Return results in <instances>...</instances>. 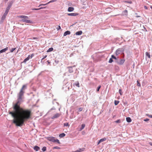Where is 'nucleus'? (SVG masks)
I'll list each match as a JSON object with an SVG mask.
<instances>
[{"mask_svg":"<svg viewBox=\"0 0 152 152\" xmlns=\"http://www.w3.org/2000/svg\"><path fill=\"white\" fill-rule=\"evenodd\" d=\"M27 88V85H23L19 92L18 94L16 102L13 104L12 111H9V113L14 118L13 122L16 126H21L24 122L29 119L31 115V111L28 109L21 107L20 104L23 102L24 90Z\"/></svg>","mask_w":152,"mask_h":152,"instance_id":"f257e3e1","label":"nucleus"},{"mask_svg":"<svg viewBox=\"0 0 152 152\" xmlns=\"http://www.w3.org/2000/svg\"><path fill=\"white\" fill-rule=\"evenodd\" d=\"M13 1H11L9 3L7 7L6 10L5 11V13H4V14H6L7 15V14L9 11V10H10V8L12 7V5L13 4Z\"/></svg>","mask_w":152,"mask_h":152,"instance_id":"f03ea898","label":"nucleus"},{"mask_svg":"<svg viewBox=\"0 0 152 152\" xmlns=\"http://www.w3.org/2000/svg\"><path fill=\"white\" fill-rule=\"evenodd\" d=\"M124 48H121L118 49L115 52L116 56H118L120 54L124 55Z\"/></svg>","mask_w":152,"mask_h":152,"instance_id":"7ed1b4c3","label":"nucleus"},{"mask_svg":"<svg viewBox=\"0 0 152 152\" xmlns=\"http://www.w3.org/2000/svg\"><path fill=\"white\" fill-rule=\"evenodd\" d=\"M125 61L124 59H120L115 60V62L116 63L120 65H122L123 64Z\"/></svg>","mask_w":152,"mask_h":152,"instance_id":"20e7f679","label":"nucleus"},{"mask_svg":"<svg viewBox=\"0 0 152 152\" xmlns=\"http://www.w3.org/2000/svg\"><path fill=\"white\" fill-rule=\"evenodd\" d=\"M47 139L51 142H55V138L53 137H47Z\"/></svg>","mask_w":152,"mask_h":152,"instance_id":"39448f33","label":"nucleus"},{"mask_svg":"<svg viewBox=\"0 0 152 152\" xmlns=\"http://www.w3.org/2000/svg\"><path fill=\"white\" fill-rule=\"evenodd\" d=\"M7 15L4 14L1 18V19L0 21V24H2L4 22V20H5Z\"/></svg>","mask_w":152,"mask_h":152,"instance_id":"423d86ee","label":"nucleus"},{"mask_svg":"<svg viewBox=\"0 0 152 152\" xmlns=\"http://www.w3.org/2000/svg\"><path fill=\"white\" fill-rule=\"evenodd\" d=\"M21 21L23 22H26L27 23H33V21L29 20H28L26 19H22Z\"/></svg>","mask_w":152,"mask_h":152,"instance_id":"0eeeda50","label":"nucleus"},{"mask_svg":"<svg viewBox=\"0 0 152 152\" xmlns=\"http://www.w3.org/2000/svg\"><path fill=\"white\" fill-rule=\"evenodd\" d=\"M61 115V114L59 113H57L54 115L53 117L51 118L52 119L57 118Z\"/></svg>","mask_w":152,"mask_h":152,"instance_id":"6e6552de","label":"nucleus"},{"mask_svg":"<svg viewBox=\"0 0 152 152\" xmlns=\"http://www.w3.org/2000/svg\"><path fill=\"white\" fill-rule=\"evenodd\" d=\"M75 66H68L67 67V68L69 69V73H71L73 72L72 69V67H75Z\"/></svg>","mask_w":152,"mask_h":152,"instance_id":"1a4fd4ad","label":"nucleus"},{"mask_svg":"<svg viewBox=\"0 0 152 152\" xmlns=\"http://www.w3.org/2000/svg\"><path fill=\"white\" fill-rule=\"evenodd\" d=\"M78 15V14L77 13H68L67 15L68 16H76Z\"/></svg>","mask_w":152,"mask_h":152,"instance_id":"9d476101","label":"nucleus"},{"mask_svg":"<svg viewBox=\"0 0 152 152\" xmlns=\"http://www.w3.org/2000/svg\"><path fill=\"white\" fill-rule=\"evenodd\" d=\"M8 49V48L7 47L0 50V54L2 53L5 52Z\"/></svg>","mask_w":152,"mask_h":152,"instance_id":"9b49d317","label":"nucleus"},{"mask_svg":"<svg viewBox=\"0 0 152 152\" xmlns=\"http://www.w3.org/2000/svg\"><path fill=\"white\" fill-rule=\"evenodd\" d=\"M19 18H22L23 19H28V17L25 15H20L18 16Z\"/></svg>","mask_w":152,"mask_h":152,"instance_id":"f8f14e48","label":"nucleus"},{"mask_svg":"<svg viewBox=\"0 0 152 152\" xmlns=\"http://www.w3.org/2000/svg\"><path fill=\"white\" fill-rule=\"evenodd\" d=\"M145 54L146 59L147 57H148L149 58H151V55L149 53L146 52H145Z\"/></svg>","mask_w":152,"mask_h":152,"instance_id":"ddd939ff","label":"nucleus"},{"mask_svg":"<svg viewBox=\"0 0 152 152\" xmlns=\"http://www.w3.org/2000/svg\"><path fill=\"white\" fill-rule=\"evenodd\" d=\"M85 148H79V149L75 151H74V152H80L82 151H83L84 150Z\"/></svg>","mask_w":152,"mask_h":152,"instance_id":"4468645a","label":"nucleus"},{"mask_svg":"<svg viewBox=\"0 0 152 152\" xmlns=\"http://www.w3.org/2000/svg\"><path fill=\"white\" fill-rule=\"evenodd\" d=\"M70 33H71V32H70V31H65L64 33L63 36H65L67 35L70 34Z\"/></svg>","mask_w":152,"mask_h":152,"instance_id":"2eb2a0df","label":"nucleus"},{"mask_svg":"<svg viewBox=\"0 0 152 152\" xmlns=\"http://www.w3.org/2000/svg\"><path fill=\"white\" fill-rule=\"evenodd\" d=\"M74 7H70L68 8V11L69 12H72L74 10Z\"/></svg>","mask_w":152,"mask_h":152,"instance_id":"dca6fc26","label":"nucleus"},{"mask_svg":"<svg viewBox=\"0 0 152 152\" xmlns=\"http://www.w3.org/2000/svg\"><path fill=\"white\" fill-rule=\"evenodd\" d=\"M30 55H29L23 61V62L24 63H26V61L30 59Z\"/></svg>","mask_w":152,"mask_h":152,"instance_id":"f3484780","label":"nucleus"},{"mask_svg":"<svg viewBox=\"0 0 152 152\" xmlns=\"http://www.w3.org/2000/svg\"><path fill=\"white\" fill-rule=\"evenodd\" d=\"M123 15H128V11L127 10H125L122 12Z\"/></svg>","mask_w":152,"mask_h":152,"instance_id":"a211bd4d","label":"nucleus"},{"mask_svg":"<svg viewBox=\"0 0 152 152\" xmlns=\"http://www.w3.org/2000/svg\"><path fill=\"white\" fill-rule=\"evenodd\" d=\"M85 126V125L84 124H83L81 126V127L79 128V130L80 131L83 129Z\"/></svg>","mask_w":152,"mask_h":152,"instance_id":"6ab92c4d","label":"nucleus"},{"mask_svg":"<svg viewBox=\"0 0 152 152\" xmlns=\"http://www.w3.org/2000/svg\"><path fill=\"white\" fill-rule=\"evenodd\" d=\"M82 31H80L77 32L75 33V34L76 35H81L82 34Z\"/></svg>","mask_w":152,"mask_h":152,"instance_id":"aec40b11","label":"nucleus"},{"mask_svg":"<svg viewBox=\"0 0 152 152\" xmlns=\"http://www.w3.org/2000/svg\"><path fill=\"white\" fill-rule=\"evenodd\" d=\"M39 149H40L39 147L37 146H35L34 148V150H35L36 151H38Z\"/></svg>","mask_w":152,"mask_h":152,"instance_id":"412c9836","label":"nucleus"},{"mask_svg":"<svg viewBox=\"0 0 152 152\" xmlns=\"http://www.w3.org/2000/svg\"><path fill=\"white\" fill-rule=\"evenodd\" d=\"M126 121L127 122L129 123L131 122L132 121L131 118L129 117H127L126 118Z\"/></svg>","mask_w":152,"mask_h":152,"instance_id":"4be33fe9","label":"nucleus"},{"mask_svg":"<svg viewBox=\"0 0 152 152\" xmlns=\"http://www.w3.org/2000/svg\"><path fill=\"white\" fill-rule=\"evenodd\" d=\"M65 134L64 133H62L60 134L59 135V137L60 138H62L64 137L65 136Z\"/></svg>","mask_w":152,"mask_h":152,"instance_id":"5701e85b","label":"nucleus"},{"mask_svg":"<svg viewBox=\"0 0 152 152\" xmlns=\"http://www.w3.org/2000/svg\"><path fill=\"white\" fill-rule=\"evenodd\" d=\"M111 57L113 58V59H114L115 60H117L118 59V57L116 58L115 56L113 55H112L111 56Z\"/></svg>","mask_w":152,"mask_h":152,"instance_id":"b1692460","label":"nucleus"},{"mask_svg":"<svg viewBox=\"0 0 152 152\" xmlns=\"http://www.w3.org/2000/svg\"><path fill=\"white\" fill-rule=\"evenodd\" d=\"M106 138L105 137H104V138H102L100 140V142H102L106 140Z\"/></svg>","mask_w":152,"mask_h":152,"instance_id":"393cba45","label":"nucleus"},{"mask_svg":"<svg viewBox=\"0 0 152 152\" xmlns=\"http://www.w3.org/2000/svg\"><path fill=\"white\" fill-rule=\"evenodd\" d=\"M45 8V7H40V8H39V9L33 8V9H32V10H40V9H42L44 8Z\"/></svg>","mask_w":152,"mask_h":152,"instance_id":"a878e982","label":"nucleus"},{"mask_svg":"<svg viewBox=\"0 0 152 152\" xmlns=\"http://www.w3.org/2000/svg\"><path fill=\"white\" fill-rule=\"evenodd\" d=\"M53 48H50L47 50V52H50L52 51L53 50Z\"/></svg>","mask_w":152,"mask_h":152,"instance_id":"bb28decb","label":"nucleus"},{"mask_svg":"<svg viewBox=\"0 0 152 152\" xmlns=\"http://www.w3.org/2000/svg\"><path fill=\"white\" fill-rule=\"evenodd\" d=\"M119 102V101L118 100H115L114 101V104L115 105H117Z\"/></svg>","mask_w":152,"mask_h":152,"instance_id":"cd10ccee","label":"nucleus"},{"mask_svg":"<svg viewBox=\"0 0 152 152\" xmlns=\"http://www.w3.org/2000/svg\"><path fill=\"white\" fill-rule=\"evenodd\" d=\"M57 1V0H52L49 1L46 4H48L50 3L53 2L55 1Z\"/></svg>","mask_w":152,"mask_h":152,"instance_id":"c85d7f7f","label":"nucleus"},{"mask_svg":"<svg viewBox=\"0 0 152 152\" xmlns=\"http://www.w3.org/2000/svg\"><path fill=\"white\" fill-rule=\"evenodd\" d=\"M123 2H125V3H129V4L132 3V2L131 1H124Z\"/></svg>","mask_w":152,"mask_h":152,"instance_id":"c756f323","label":"nucleus"},{"mask_svg":"<svg viewBox=\"0 0 152 152\" xmlns=\"http://www.w3.org/2000/svg\"><path fill=\"white\" fill-rule=\"evenodd\" d=\"M113 61V58L111 57V58H110L109 61V63H111Z\"/></svg>","mask_w":152,"mask_h":152,"instance_id":"7c9ffc66","label":"nucleus"},{"mask_svg":"<svg viewBox=\"0 0 152 152\" xmlns=\"http://www.w3.org/2000/svg\"><path fill=\"white\" fill-rule=\"evenodd\" d=\"M55 141V142H57L59 144H60L61 143L59 140H58L57 139H56Z\"/></svg>","mask_w":152,"mask_h":152,"instance_id":"2f4dec72","label":"nucleus"},{"mask_svg":"<svg viewBox=\"0 0 152 152\" xmlns=\"http://www.w3.org/2000/svg\"><path fill=\"white\" fill-rule=\"evenodd\" d=\"M46 150V147H43V148H42V150L43 151H45Z\"/></svg>","mask_w":152,"mask_h":152,"instance_id":"473e14b6","label":"nucleus"},{"mask_svg":"<svg viewBox=\"0 0 152 152\" xmlns=\"http://www.w3.org/2000/svg\"><path fill=\"white\" fill-rule=\"evenodd\" d=\"M115 122L116 123H120L121 122V120L120 119H118L117 121H116Z\"/></svg>","mask_w":152,"mask_h":152,"instance_id":"72a5a7b5","label":"nucleus"},{"mask_svg":"<svg viewBox=\"0 0 152 152\" xmlns=\"http://www.w3.org/2000/svg\"><path fill=\"white\" fill-rule=\"evenodd\" d=\"M101 87V86L100 85H99V86L97 88V91H99V90L100 89V88Z\"/></svg>","mask_w":152,"mask_h":152,"instance_id":"f704fd0d","label":"nucleus"},{"mask_svg":"<svg viewBox=\"0 0 152 152\" xmlns=\"http://www.w3.org/2000/svg\"><path fill=\"white\" fill-rule=\"evenodd\" d=\"M137 86H141V85H140V83H139V81L138 80H137Z\"/></svg>","mask_w":152,"mask_h":152,"instance_id":"c9c22d12","label":"nucleus"},{"mask_svg":"<svg viewBox=\"0 0 152 152\" xmlns=\"http://www.w3.org/2000/svg\"><path fill=\"white\" fill-rule=\"evenodd\" d=\"M146 115L148 116L150 118H152V115H150L148 114H146Z\"/></svg>","mask_w":152,"mask_h":152,"instance_id":"e433bc0d","label":"nucleus"},{"mask_svg":"<svg viewBox=\"0 0 152 152\" xmlns=\"http://www.w3.org/2000/svg\"><path fill=\"white\" fill-rule=\"evenodd\" d=\"M60 149V148L59 147H58V146H55L53 148V149Z\"/></svg>","mask_w":152,"mask_h":152,"instance_id":"4c0bfd02","label":"nucleus"},{"mask_svg":"<svg viewBox=\"0 0 152 152\" xmlns=\"http://www.w3.org/2000/svg\"><path fill=\"white\" fill-rule=\"evenodd\" d=\"M83 108L82 107H80L78 108V110L80 112L83 110Z\"/></svg>","mask_w":152,"mask_h":152,"instance_id":"58836bf2","label":"nucleus"},{"mask_svg":"<svg viewBox=\"0 0 152 152\" xmlns=\"http://www.w3.org/2000/svg\"><path fill=\"white\" fill-rule=\"evenodd\" d=\"M16 48H12L11 50H10V52H13L15 50Z\"/></svg>","mask_w":152,"mask_h":152,"instance_id":"ea45409f","label":"nucleus"},{"mask_svg":"<svg viewBox=\"0 0 152 152\" xmlns=\"http://www.w3.org/2000/svg\"><path fill=\"white\" fill-rule=\"evenodd\" d=\"M69 124L67 123H65L64 124V126H69Z\"/></svg>","mask_w":152,"mask_h":152,"instance_id":"a19ab883","label":"nucleus"},{"mask_svg":"<svg viewBox=\"0 0 152 152\" xmlns=\"http://www.w3.org/2000/svg\"><path fill=\"white\" fill-rule=\"evenodd\" d=\"M119 93L121 95H122V90L121 89H120L119 90Z\"/></svg>","mask_w":152,"mask_h":152,"instance_id":"79ce46f5","label":"nucleus"},{"mask_svg":"<svg viewBox=\"0 0 152 152\" xmlns=\"http://www.w3.org/2000/svg\"><path fill=\"white\" fill-rule=\"evenodd\" d=\"M56 109L54 107H53L52 108H51L50 110H49V112H50L51 110H55Z\"/></svg>","mask_w":152,"mask_h":152,"instance_id":"37998d69","label":"nucleus"},{"mask_svg":"<svg viewBox=\"0 0 152 152\" xmlns=\"http://www.w3.org/2000/svg\"><path fill=\"white\" fill-rule=\"evenodd\" d=\"M79 84L78 82H77V83H76V84H75L76 86L78 87H79Z\"/></svg>","mask_w":152,"mask_h":152,"instance_id":"c03bdc74","label":"nucleus"},{"mask_svg":"<svg viewBox=\"0 0 152 152\" xmlns=\"http://www.w3.org/2000/svg\"><path fill=\"white\" fill-rule=\"evenodd\" d=\"M47 56V55H45V56L44 57L42 58L41 60L42 61V60H43L44 59H45V58H46Z\"/></svg>","mask_w":152,"mask_h":152,"instance_id":"a18cd8bd","label":"nucleus"},{"mask_svg":"<svg viewBox=\"0 0 152 152\" xmlns=\"http://www.w3.org/2000/svg\"><path fill=\"white\" fill-rule=\"evenodd\" d=\"M149 120V119L146 118V119H144V121H148Z\"/></svg>","mask_w":152,"mask_h":152,"instance_id":"49530a36","label":"nucleus"},{"mask_svg":"<svg viewBox=\"0 0 152 152\" xmlns=\"http://www.w3.org/2000/svg\"><path fill=\"white\" fill-rule=\"evenodd\" d=\"M47 4H41L39 5V6H38V7H39L40 6H42V5H47Z\"/></svg>","mask_w":152,"mask_h":152,"instance_id":"de8ad7c7","label":"nucleus"},{"mask_svg":"<svg viewBox=\"0 0 152 152\" xmlns=\"http://www.w3.org/2000/svg\"><path fill=\"white\" fill-rule=\"evenodd\" d=\"M58 29V30L59 29H61V27L60 26H58V28H57Z\"/></svg>","mask_w":152,"mask_h":152,"instance_id":"09e8293b","label":"nucleus"},{"mask_svg":"<svg viewBox=\"0 0 152 152\" xmlns=\"http://www.w3.org/2000/svg\"><path fill=\"white\" fill-rule=\"evenodd\" d=\"M34 56V55L33 54H31V56H30V57L31 58H32V57L33 56Z\"/></svg>","mask_w":152,"mask_h":152,"instance_id":"8fccbe9b","label":"nucleus"},{"mask_svg":"<svg viewBox=\"0 0 152 152\" xmlns=\"http://www.w3.org/2000/svg\"><path fill=\"white\" fill-rule=\"evenodd\" d=\"M101 142H100V140L99 141V142L97 143V145H98L99 144H100Z\"/></svg>","mask_w":152,"mask_h":152,"instance_id":"3c124183","label":"nucleus"},{"mask_svg":"<svg viewBox=\"0 0 152 152\" xmlns=\"http://www.w3.org/2000/svg\"><path fill=\"white\" fill-rule=\"evenodd\" d=\"M144 7H145V9H148V8H147V7H146V6H145Z\"/></svg>","mask_w":152,"mask_h":152,"instance_id":"603ef678","label":"nucleus"},{"mask_svg":"<svg viewBox=\"0 0 152 152\" xmlns=\"http://www.w3.org/2000/svg\"><path fill=\"white\" fill-rule=\"evenodd\" d=\"M47 61V62H48V64H50V62H49L48 61Z\"/></svg>","mask_w":152,"mask_h":152,"instance_id":"864d4df0","label":"nucleus"},{"mask_svg":"<svg viewBox=\"0 0 152 152\" xmlns=\"http://www.w3.org/2000/svg\"><path fill=\"white\" fill-rule=\"evenodd\" d=\"M97 103V102L95 101L94 102V103H93V104H96Z\"/></svg>","mask_w":152,"mask_h":152,"instance_id":"5fc2aeb1","label":"nucleus"},{"mask_svg":"<svg viewBox=\"0 0 152 152\" xmlns=\"http://www.w3.org/2000/svg\"><path fill=\"white\" fill-rule=\"evenodd\" d=\"M149 144L151 145L152 146V142H150Z\"/></svg>","mask_w":152,"mask_h":152,"instance_id":"6e6d98bb","label":"nucleus"},{"mask_svg":"<svg viewBox=\"0 0 152 152\" xmlns=\"http://www.w3.org/2000/svg\"><path fill=\"white\" fill-rule=\"evenodd\" d=\"M37 39V38H36V37H34L33 38V39Z\"/></svg>","mask_w":152,"mask_h":152,"instance_id":"4d7b16f0","label":"nucleus"},{"mask_svg":"<svg viewBox=\"0 0 152 152\" xmlns=\"http://www.w3.org/2000/svg\"><path fill=\"white\" fill-rule=\"evenodd\" d=\"M136 17H137V18H138V17H140V16H136Z\"/></svg>","mask_w":152,"mask_h":152,"instance_id":"13d9d810","label":"nucleus"},{"mask_svg":"<svg viewBox=\"0 0 152 152\" xmlns=\"http://www.w3.org/2000/svg\"><path fill=\"white\" fill-rule=\"evenodd\" d=\"M152 9V6H151L150 7Z\"/></svg>","mask_w":152,"mask_h":152,"instance_id":"bf43d9fd","label":"nucleus"},{"mask_svg":"<svg viewBox=\"0 0 152 152\" xmlns=\"http://www.w3.org/2000/svg\"><path fill=\"white\" fill-rule=\"evenodd\" d=\"M5 1H8V0H5Z\"/></svg>","mask_w":152,"mask_h":152,"instance_id":"052dcab7","label":"nucleus"},{"mask_svg":"<svg viewBox=\"0 0 152 152\" xmlns=\"http://www.w3.org/2000/svg\"><path fill=\"white\" fill-rule=\"evenodd\" d=\"M145 29H146L144 27Z\"/></svg>","mask_w":152,"mask_h":152,"instance_id":"680f3d73","label":"nucleus"}]
</instances>
